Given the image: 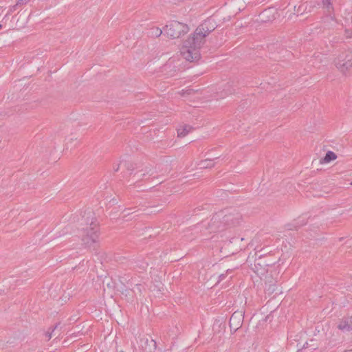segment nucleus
Returning a JSON list of instances; mask_svg holds the SVG:
<instances>
[{"label":"nucleus","mask_w":352,"mask_h":352,"mask_svg":"<svg viewBox=\"0 0 352 352\" xmlns=\"http://www.w3.org/2000/svg\"><path fill=\"white\" fill-rule=\"evenodd\" d=\"M217 28L216 22L208 18L199 25L194 33L184 42L181 54L186 60L194 62L198 60L201 54L200 48L205 43V38Z\"/></svg>","instance_id":"f257e3e1"},{"label":"nucleus","mask_w":352,"mask_h":352,"mask_svg":"<svg viewBox=\"0 0 352 352\" xmlns=\"http://www.w3.org/2000/svg\"><path fill=\"white\" fill-rule=\"evenodd\" d=\"M100 229L97 219L94 214L89 213L86 218L82 219L78 229V237L82 245L85 248L95 247L99 242Z\"/></svg>","instance_id":"f03ea898"},{"label":"nucleus","mask_w":352,"mask_h":352,"mask_svg":"<svg viewBox=\"0 0 352 352\" xmlns=\"http://www.w3.org/2000/svg\"><path fill=\"white\" fill-rule=\"evenodd\" d=\"M335 67L345 74L352 68V49L346 48L340 51L333 60Z\"/></svg>","instance_id":"7ed1b4c3"},{"label":"nucleus","mask_w":352,"mask_h":352,"mask_svg":"<svg viewBox=\"0 0 352 352\" xmlns=\"http://www.w3.org/2000/svg\"><path fill=\"white\" fill-rule=\"evenodd\" d=\"M164 30L168 37L175 39L186 34L189 30V28L185 23L177 21H172L166 25Z\"/></svg>","instance_id":"20e7f679"},{"label":"nucleus","mask_w":352,"mask_h":352,"mask_svg":"<svg viewBox=\"0 0 352 352\" xmlns=\"http://www.w3.org/2000/svg\"><path fill=\"white\" fill-rule=\"evenodd\" d=\"M220 212L227 229L237 226L242 221V215L236 209L226 210Z\"/></svg>","instance_id":"39448f33"},{"label":"nucleus","mask_w":352,"mask_h":352,"mask_svg":"<svg viewBox=\"0 0 352 352\" xmlns=\"http://www.w3.org/2000/svg\"><path fill=\"white\" fill-rule=\"evenodd\" d=\"M223 216L220 212L212 216L208 223V228L211 232H218L227 230L226 225L223 223Z\"/></svg>","instance_id":"423d86ee"},{"label":"nucleus","mask_w":352,"mask_h":352,"mask_svg":"<svg viewBox=\"0 0 352 352\" xmlns=\"http://www.w3.org/2000/svg\"><path fill=\"white\" fill-rule=\"evenodd\" d=\"M139 350L141 352H155L157 348L156 342L146 337L140 338L138 341Z\"/></svg>","instance_id":"0eeeda50"},{"label":"nucleus","mask_w":352,"mask_h":352,"mask_svg":"<svg viewBox=\"0 0 352 352\" xmlns=\"http://www.w3.org/2000/svg\"><path fill=\"white\" fill-rule=\"evenodd\" d=\"M267 264L265 263L261 258H258L254 261V266L252 267L254 272L260 277L261 279L263 278L268 272L267 267Z\"/></svg>","instance_id":"6e6552de"},{"label":"nucleus","mask_w":352,"mask_h":352,"mask_svg":"<svg viewBox=\"0 0 352 352\" xmlns=\"http://www.w3.org/2000/svg\"><path fill=\"white\" fill-rule=\"evenodd\" d=\"M242 322L241 315L237 313H234L230 319V327L231 328L238 329V327H241Z\"/></svg>","instance_id":"1a4fd4ad"},{"label":"nucleus","mask_w":352,"mask_h":352,"mask_svg":"<svg viewBox=\"0 0 352 352\" xmlns=\"http://www.w3.org/2000/svg\"><path fill=\"white\" fill-rule=\"evenodd\" d=\"M338 328L342 331H352V325L349 318L342 319L338 324Z\"/></svg>","instance_id":"9d476101"},{"label":"nucleus","mask_w":352,"mask_h":352,"mask_svg":"<svg viewBox=\"0 0 352 352\" xmlns=\"http://www.w3.org/2000/svg\"><path fill=\"white\" fill-rule=\"evenodd\" d=\"M192 130V126L186 124L184 125L177 129L178 137L184 138Z\"/></svg>","instance_id":"9b49d317"},{"label":"nucleus","mask_w":352,"mask_h":352,"mask_svg":"<svg viewBox=\"0 0 352 352\" xmlns=\"http://www.w3.org/2000/svg\"><path fill=\"white\" fill-rule=\"evenodd\" d=\"M60 325V323H57L53 329L50 330V329L45 333V336L47 338V340H50L52 336H59L60 335V330L58 331V333H56V331L57 330L58 326Z\"/></svg>","instance_id":"f8f14e48"},{"label":"nucleus","mask_w":352,"mask_h":352,"mask_svg":"<svg viewBox=\"0 0 352 352\" xmlns=\"http://www.w3.org/2000/svg\"><path fill=\"white\" fill-rule=\"evenodd\" d=\"M199 166L201 168H210L214 166V160L206 159L204 160H201L199 163Z\"/></svg>","instance_id":"ddd939ff"},{"label":"nucleus","mask_w":352,"mask_h":352,"mask_svg":"<svg viewBox=\"0 0 352 352\" xmlns=\"http://www.w3.org/2000/svg\"><path fill=\"white\" fill-rule=\"evenodd\" d=\"M336 158V154L333 151H329L324 157L321 160V162L328 163L332 160H335Z\"/></svg>","instance_id":"4468645a"},{"label":"nucleus","mask_w":352,"mask_h":352,"mask_svg":"<svg viewBox=\"0 0 352 352\" xmlns=\"http://www.w3.org/2000/svg\"><path fill=\"white\" fill-rule=\"evenodd\" d=\"M142 177L144 178L146 176H151L154 173V170L151 166H146L144 169L140 170Z\"/></svg>","instance_id":"2eb2a0df"},{"label":"nucleus","mask_w":352,"mask_h":352,"mask_svg":"<svg viewBox=\"0 0 352 352\" xmlns=\"http://www.w3.org/2000/svg\"><path fill=\"white\" fill-rule=\"evenodd\" d=\"M276 289V283L274 284L273 281H271L270 284L265 285V290L268 294H273Z\"/></svg>","instance_id":"dca6fc26"},{"label":"nucleus","mask_w":352,"mask_h":352,"mask_svg":"<svg viewBox=\"0 0 352 352\" xmlns=\"http://www.w3.org/2000/svg\"><path fill=\"white\" fill-rule=\"evenodd\" d=\"M163 31L157 27H153L151 29V35L155 37H159L162 35Z\"/></svg>","instance_id":"f3484780"},{"label":"nucleus","mask_w":352,"mask_h":352,"mask_svg":"<svg viewBox=\"0 0 352 352\" xmlns=\"http://www.w3.org/2000/svg\"><path fill=\"white\" fill-rule=\"evenodd\" d=\"M195 92V91L194 89L188 88L186 89L182 90L181 91L178 92V94L181 96L184 97L186 96L191 95V94H194Z\"/></svg>","instance_id":"a211bd4d"},{"label":"nucleus","mask_w":352,"mask_h":352,"mask_svg":"<svg viewBox=\"0 0 352 352\" xmlns=\"http://www.w3.org/2000/svg\"><path fill=\"white\" fill-rule=\"evenodd\" d=\"M262 280H264L265 285L270 284L271 281H273L274 284L276 283V280L271 275L268 276L267 274L263 276V278Z\"/></svg>","instance_id":"6ab92c4d"},{"label":"nucleus","mask_w":352,"mask_h":352,"mask_svg":"<svg viewBox=\"0 0 352 352\" xmlns=\"http://www.w3.org/2000/svg\"><path fill=\"white\" fill-rule=\"evenodd\" d=\"M133 177V180H135V181H140V180L144 179V178L142 177L141 173L140 172V170L135 172L134 173Z\"/></svg>","instance_id":"aec40b11"},{"label":"nucleus","mask_w":352,"mask_h":352,"mask_svg":"<svg viewBox=\"0 0 352 352\" xmlns=\"http://www.w3.org/2000/svg\"><path fill=\"white\" fill-rule=\"evenodd\" d=\"M322 4L324 6L327 7V8H331L333 9L331 0H322Z\"/></svg>","instance_id":"412c9836"},{"label":"nucleus","mask_w":352,"mask_h":352,"mask_svg":"<svg viewBox=\"0 0 352 352\" xmlns=\"http://www.w3.org/2000/svg\"><path fill=\"white\" fill-rule=\"evenodd\" d=\"M18 6H19V5H17V2L16 3L15 5L10 6L7 14H10L12 12H14L16 10Z\"/></svg>","instance_id":"4be33fe9"},{"label":"nucleus","mask_w":352,"mask_h":352,"mask_svg":"<svg viewBox=\"0 0 352 352\" xmlns=\"http://www.w3.org/2000/svg\"><path fill=\"white\" fill-rule=\"evenodd\" d=\"M344 33L346 38H352V29H345Z\"/></svg>","instance_id":"5701e85b"},{"label":"nucleus","mask_w":352,"mask_h":352,"mask_svg":"<svg viewBox=\"0 0 352 352\" xmlns=\"http://www.w3.org/2000/svg\"><path fill=\"white\" fill-rule=\"evenodd\" d=\"M30 0H17V5L22 6L27 4Z\"/></svg>","instance_id":"b1692460"},{"label":"nucleus","mask_w":352,"mask_h":352,"mask_svg":"<svg viewBox=\"0 0 352 352\" xmlns=\"http://www.w3.org/2000/svg\"><path fill=\"white\" fill-rule=\"evenodd\" d=\"M142 285L141 284H136L135 285V291H138L139 293H142Z\"/></svg>","instance_id":"393cba45"},{"label":"nucleus","mask_w":352,"mask_h":352,"mask_svg":"<svg viewBox=\"0 0 352 352\" xmlns=\"http://www.w3.org/2000/svg\"><path fill=\"white\" fill-rule=\"evenodd\" d=\"M113 170L115 172H117L119 170V164L114 165Z\"/></svg>","instance_id":"a878e982"},{"label":"nucleus","mask_w":352,"mask_h":352,"mask_svg":"<svg viewBox=\"0 0 352 352\" xmlns=\"http://www.w3.org/2000/svg\"><path fill=\"white\" fill-rule=\"evenodd\" d=\"M233 93H234V91H231V90H228V91H226V93L225 94V96L228 95V94H233Z\"/></svg>","instance_id":"bb28decb"},{"label":"nucleus","mask_w":352,"mask_h":352,"mask_svg":"<svg viewBox=\"0 0 352 352\" xmlns=\"http://www.w3.org/2000/svg\"><path fill=\"white\" fill-rule=\"evenodd\" d=\"M224 278H225V275L223 274H222L219 276V278L221 280H223Z\"/></svg>","instance_id":"cd10ccee"},{"label":"nucleus","mask_w":352,"mask_h":352,"mask_svg":"<svg viewBox=\"0 0 352 352\" xmlns=\"http://www.w3.org/2000/svg\"><path fill=\"white\" fill-rule=\"evenodd\" d=\"M344 352H352V349L346 350V351H344Z\"/></svg>","instance_id":"c85d7f7f"},{"label":"nucleus","mask_w":352,"mask_h":352,"mask_svg":"<svg viewBox=\"0 0 352 352\" xmlns=\"http://www.w3.org/2000/svg\"><path fill=\"white\" fill-rule=\"evenodd\" d=\"M270 9L269 10H265L263 13H265V12H270Z\"/></svg>","instance_id":"c756f323"},{"label":"nucleus","mask_w":352,"mask_h":352,"mask_svg":"<svg viewBox=\"0 0 352 352\" xmlns=\"http://www.w3.org/2000/svg\"><path fill=\"white\" fill-rule=\"evenodd\" d=\"M1 28H2V26H1V25L0 24V30L1 29Z\"/></svg>","instance_id":"7c9ffc66"}]
</instances>
